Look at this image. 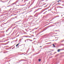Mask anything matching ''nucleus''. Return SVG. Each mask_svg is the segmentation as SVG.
Here are the masks:
<instances>
[{
	"mask_svg": "<svg viewBox=\"0 0 64 64\" xmlns=\"http://www.w3.org/2000/svg\"><path fill=\"white\" fill-rule=\"evenodd\" d=\"M19 45V43H18V44H17L16 45V47H17V46H18Z\"/></svg>",
	"mask_w": 64,
	"mask_h": 64,
	"instance_id": "f257e3e1",
	"label": "nucleus"
},
{
	"mask_svg": "<svg viewBox=\"0 0 64 64\" xmlns=\"http://www.w3.org/2000/svg\"><path fill=\"white\" fill-rule=\"evenodd\" d=\"M60 50H61V49H59L58 50V52H60Z\"/></svg>",
	"mask_w": 64,
	"mask_h": 64,
	"instance_id": "f03ea898",
	"label": "nucleus"
},
{
	"mask_svg": "<svg viewBox=\"0 0 64 64\" xmlns=\"http://www.w3.org/2000/svg\"><path fill=\"white\" fill-rule=\"evenodd\" d=\"M61 1V0H59L58 1H57L58 2V3H59V1Z\"/></svg>",
	"mask_w": 64,
	"mask_h": 64,
	"instance_id": "7ed1b4c3",
	"label": "nucleus"
},
{
	"mask_svg": "<svg viewBox=\"0 0 64 64\" xmlns=\"http://www.w3.org/2000/svg\"><path fill=\"white\" fill-rule=\"evenodd\" d=\"M38 61H39L40 62V61H41V59H39L38 60Z\"/></svg>",
	"mask_w": 64,
	"mask_h": 64,
	"instance_id": "20e7f679",
	"label": "nucleus"
},
{
	"mask_svg": "<svg viewBox=\"0 0 64 64\" xmlns=\"http://www.w3.org/2000/svg\"><path fill=\"white\" fill-rule=\"evenodd\" d=\"M52 45L53 46H54V47H55V45H54V44H52Z\"/></svg>",
	"mask_w": 64,
	"mask_h": 64,
	"instance_id": "39448f33",
	"label": "nucleus"
},
{
	"mask_svg": "<svg viewBox=\"0 0 64 64\" xmlns=\"http://www.w3.org/2000/svg\"><path fill=\"white\" fill-rule=\"evenodd\" d=\"M19 34L18 35V36H19Z\"/></svg>",
	"mask_w": 64,
	"mask_h": 64,
	"instance_id": "423d86ee",
	"label": "nucleus"
},
{
	"mask_svg": "<svg viewBox=\"0 0 64 64\" xmlns=\"http://www.w3.org/2000/svg\"><path fill=\"white\" fill-rule=\"evenodd\" d=\"M53 41H54V40H53Z\"/></svg>",
	"mask_w": 64,
	"mask_h": 64,
	"instance_id": "0eeeda50",
	"label": "nucleus"
}]
</instances>
